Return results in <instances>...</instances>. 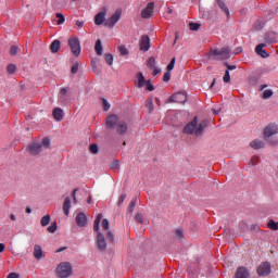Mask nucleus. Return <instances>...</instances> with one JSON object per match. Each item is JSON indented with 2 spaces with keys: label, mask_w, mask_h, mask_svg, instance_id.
<instances>
[{
  "label": "nucleus",
  "mask_w": 278,
  "mask_h": 278,
  "mask_svg": "<svg viewBox=\"0 0 278 278\" xmlns=\"http://www.w3.org/2000/svg\"><path fill=\"white\" fill-rule=\"evenodd\" d=\"M136 220H137L138 223H142V215H141V214H137V215H136Z\"/></svg>",
  "instance_id": "13d9d810"
},
{
  "label": "nucleus",
  "mask_w": 278,
  "mask_h": 278,
  "mask_svg": "<svg viewBox=\"0 0 278 278\" xmlns=\"http://www.w3.org/2000/svg\"><path fill=\"white\" fill-rule=\"evenodd\" d=\"M8 278H18V275L16 273H11Z\"/></svg>",
  "instance_id": "680f3d73"
},
{
  "label": "nucleus",
  "mask_w": 278,
  "mask_h": 278,
  "mask_svg": "<svg viewBox=\"0 0 278 278\" xmlns=\"http://www.w3.org/2000/svg\"><path fill=\"white\" fill-rule=\"evenodd\" d=\"M16 53H18V47L11 46V48H10V55H16Z\"/></svg>",
  "instance_id": "de8ad7c7"
},
{
  "label": "nucleus",
  "mask_w": 278,
  "mask_h": 278,
  "mask_svg": "<svg viewBox=\"0 0 278 278\" xmlns=\"http://www.w3.org/2000/svg\"><path fill=\"white\" fill-rule=\"evenodd\" d=\"M90 152L93 153V155H97L99 153V146L97 143H93L89 148Z\"/></svg>",
  "instance_id": "ea45409f"
},
{
  "label": "nucleus",
  "mask_w": 278,
  "mask_h": 278,
  "mask_svg": "<svg viewBox=\"0 0 278 278\" xmlns=\"http://www.w3.org/2000/svg\"><path fill=\"white\" fill-rule=\"evenodd\" d=\"M106 236H108V238H109V241H111L112 243L114 242V235L112 233V231H108L106 232Z\"/></svg>",
  "instance_id": "6e6d98bb"
},
{
  "label": "nucleus",
  "mask_w": 278,
  "mask_h": 278,
  "mask_svg": "<svg viewBox=\"0 0 278 278\" xmlns=\"http://www.w3.org/2000/svg\"><path fill=\"white\" fill-rule=\"evenodd\" d=\"M175 62H176V60H175V58H173L170 60L169 64L167 65V72L170 73V71H173V68H175Z\"/></svg>",
  "instance_id": "49530a36"
},
{
  "label": "nucleus",
  "mask_w": 278,
  "mask_h": 278,
  "mask_svg": "<svg viewBox=\"0 0 278 278\" xmlns=\"http://www.w3.org/2000/svg\"><path fill=\"white\" fill-rule=\"evenodd\" d=\"M52 114L53 118H55L58 122L64 118V111H62L60 108L54 109Z\"/></svg>",
  "instance_id": "412c9836"
},
{
  "label": "nucleus",
  "mask_w": 278,
  "mask_h": 278,
  "mask_svg": "<svg viewBox=\"0 0 278 278\" xmlns=\"http://www.w3.org/2000/svg\"><path fill=\"white\" fill-rule=\"evenodd\" d=\"M77 190L78 189H74L73 192H72V198H73V201H75V199L77 198Z\"/></svg>",
  "instance_id": "052dcab7"
},
{
  "label": "nucleus",
  "mask_w": 278,
  "mask_h": 278,
  "mask_svg": "<svg viewBox=\"0 0 278 278\" xmlns=\"http://www.w3.org/2000/svg\"><path fill=\"white\" fill-rule=\"evenodd\" d=\"M103 219V214H98L93 222V231H99V225H101V220Z\"/></svg>",
  "instance_id": "a878e982"
},
{
  "label": "nucleus",
  "mask_w": 278,
  "mask_h": 278,
  "mask_svg": "<svg viewBox=\"0 0 278 278\" xmlns=\"http://www.w3.org/2000/svg\"><path fill=\"white\" fill-rule=\"evenodd\" d=\"M235 278H250L249 269L239 267L235 274Z\"/></svg>",
  "instance_id": "2eb2a0df"
},
{
  "label": "nucleus",
  "mask_w": 278,
  "mask_h": 278,
  "mask_svg": "<svg viewBox=\"0 0 278 278\" xmlns=\"http://www.w3.org/2000/svg\"><path fill=\"white\" fill-rule=\"evenodd\" d=\"M79 71V62H76L74 66L71 67L72 75H77V72Z\"/></svg>",
  "instance_id": "37998d69"
},
{
  "label": "nucleus",
  "mask_w": 278,
  "mask_h": 278,
  "mask_svg": "<svg viewBox=\"0 0 278 278\" xmlns=\"http://www.w3.org/2000/svg\"><path fill=\"white\" fill-rule=\"evenodd\" d=\"M148 66H149V68H155V58H153V56H150L149 59H148Z\"/></svg>",
  "instance_id": "a19ab883"
},
{
  "label": "nucleus",
  "mask_w": 278,
  "mask_h": 278,
  "mask_svg": "<svg viewBox=\"0 0 278 278\" xmlns=\"http://www.w3.org/2000/svg\"><path fill=\"white\" fill-rule=\"evenodd\" d=\"M277 134H278V125L275 123H270L264 129V139L268 140V138H273V136H277Z\"/></svg>",
  "instance_id": "0eeeda50"
},
{
  "label": "nucleus",
  "mask_w": 278,
  "mask_h": 278,
  "mask_svg": "<svg viewBox=\"0 0 278 278\" xmlns=\"http://www.w3.org/2000/svg\"><path fill=\"white\" fill-rule=\"evenodd\" d=\"M56 275L60 278H67L73 275V268L71 267V263H61L56 267Z\"/></svg>",
  "instance_id": "39448f33"
},
{
  "label": "nucleus",
  "mask_w": 278,
  "mask_h": 278,
  "mask_svg": "<svg viewBox=\"0 0 278 278\" xmlns=\"http://www.w3.org/2000/svg\"><path fill=\"white\" fill-rule=\"evenodd\" d=\"M7 71H8L9 75H14V73H16V65L9 64L7 67Z\"/></svg>",
  "instance_id": "f704fd0d"
},
{
  "label": "nucleus",
  "mask_w": 278,
  "mask_h": 278,
  "mask_svg": "<svg viewBox=\"0 0 278 278\" xmlns=\"http://www.w3.org/2000/svg\"><path fill=\"white\" fill-rule=\"evenodd\" d=\"M137 203H138V198H132L130 203H129V205H128V207H127V212L129 214L134 213V208L136 207Z\"/></svg>",
  "instance_id": "c85d7f7f"
},
{
  "label": "nucleus",
  "mask_w": 278,
  "mask_h": 278,
  "mask_svg": "<svg viewBox=\"0 0 278 278\" xmlns=\"http://www.w3.org/2000/svg\"><path fill=\"white\" fill-rule=\"evenodd\" d=\"M217 5L220 9L222 12L226 14V16L229 18L230 13H229V8H227V4L223 0H217Z\"/></svg>",
  "instance_id": "5701e85b"
},
{
  "label": "nucleus",
  "mask_w": 278,
  "mask_h": 278,
  "mask_svg": "<svg viewBox=\"0 0 278 278\" xmlns=\"http://www.w3.org/2000/svg\"><path fill=\"white\" fill-rule=\"evenodd\" d=\"M75 220L78 227H86V225L88 224V217L84 213H78Z\"/></svg>",
  "instance_id": "4468645a"
},
{
  "label": "nucleus",
  "mask_w": 278,
  "mask_h": 278,
  "mask_svg": "<svg viewBox=\"0 0 278 278\" xmlns=\"http://www.w3.org/2000/svg\"><path fill=\"white\" fill-rule=\"evenodd\" d=\"M163 81H170V72H166L163 75Z\"/></svg>",
  "instance_id": "5fc2aeb1"
},
{
  "label": "nucleus",
  "mask_w": 278,
  "mask_h": 278,
  "mask_svg": "<svg viewBox=\"0 0 278 278\" xmlns=\"http://www.w3.org/2000/svg\"><path fill=\"white\" fill-rule=\"evenodd\" d=\"M26 214H31V207H26Z\"/></svg>",
  "instance_id": "774afa93"
},
{
  "label": "nucleus",
  "mask_w": 278,
  "mask_h": 278,
  "mask_svg": "<svg viewBox=\"0 0 278 278\" xmlns=\"http://www.w3.org/2000/svg\"><path fill=\"white\" fill-rule=\"evenodd\" d=\"M265 42L268 45H273V42H277V36L275 33H267L264 37Z\"/></svg>",
  "instance_id": "4be33fe9"
},
{
  "label": "nucleus",
  "mask_w": 278,
  "mask_h": 278,
  "mask_svg": "<svg viewBox=\"0 0 278 278\" xmlns=\"http://www.w3.org/2000/svg\"><path fill=\"white\" fill-rule=\"evenodd\" d=\"M144 86L147 90H149L150 92H153V90H155V87H153V85L151 84V80H147Z\"/></svg>",
  "instance_id": "a18cd8bd"
},
{
  "label": "nucleus",
  "mask_w": 278,
  "mask_h": 278,
  "mask_svg": "<svg viewBox=\"0 0 278 278\" xmlns=\"http://www.w3.org/2000/svg\"><path fill=\"white\" fill-rule=\"evenodd\" d=\"M118 166H119L118 160H114V161L111 163V169H112V170H116V168H118Z\"/></svg>",
  "instance_id": "3c124183"
},
{
  "label": "nucleus",
  "mask_w": 278,
  "mask_h": 278,
  "mask_svg": "<svg viewBox=\"0 0 278 278\" xmlns=\"http://www.w3.org/2000/svg\"><path fill=\"white\" fill-rule=\"evenodd\" d=\"M224 66H226V71H228V73H229V71H236V68H237V66L236 65H229V63H224Z\"/></svg>",
  "instance_id": "603ef678"
},
{
  "label": "nucleus",
  "mask_w": 278,
  "mask_h": 278,
  "mask_svg": "<svg viewBox=\"0 0 278 278\" xmlns=\"http://www.w3.org/2000/svg\"><path fill=\"white\" fill-rule=\"evenodd\" d=\"M40 223H41V227H47V225L51 223V216L50 215L43 216Z\"/></svg>",
  "instance_id": "473e14b6"
},
{
  "label": "nucleus",
  "mask_w": 278,
  "mask_h": 278,
  "mask_svg": "<svg viewBox=\"0 0 278 278\" xmlns=\"http://www.w3.org/2000/svg\"><path fill=\"white\" fill-rule=\"evenodd\" d=\"M102 228L104 229V231H109L110 229V220H108L106 218H104L102 220Z\"/></svg>",
  "instance_id": "c03bdc74"
},
{
  "label": "nucleus",
  "mask_w": 278,
  "mask_h": 278,
  "mask_svg": "<svg viewBox=\"0 0 278 278\" xmlns=\"http://www.w3.org/2000/svg\"><path fill=\"white\" fill-rule=\"evenodd\" d=\"M267 227H268V229H271L273 231H278V222L270 219L267 224Z\"/></svg>",
  "instance_id": "7c9ffc66"
},
{
  "label": "nucleus",
  "mask_w": 278,
  "mask_h": 278,
  "mask_svg": "<svg viewBox=\"0 0 278 278\" xmlns=\"http://www.w3.org/2000/svg\"><path fill=\"white\" fill-rule=\"evenodd\" d=\"M5 251V244L0 243V253H3Z\"/></svg>",
  "instance_id": "0e129e2a"
},
{
  "label": "nucleus",
  "mask_w": 278,
  "mask_h": 278,
  "mask_svg": "<svg viewBox=\"0 0 278 278\" xmlns=\"http://www.w3.org/2000/svg\"><path fill=\"white\" fill-rule=\"evenodd\" d=\"M257 160H258L257 156H253L250 162L251 166H255L257 164Z\"/></svg>",
  "instance_id": "4d7b16f0"
},
{
  "label": "nucleus",
  "mask_w": 278,
  "mask_h": 278,
  "mask_svg": "<svg viewBox=\"0 0 278 278\" xmlns=\"http://www.w3.org/2000/svg\"><path fill=\"white\" fill-rule=\"evenodd\" d=\"M58 230V223H52L49 227H48V231L49 233H55V231Z\"/></svg>",
  "instance_id": "c9c22d12"
},
{
  "label": "nucleus",
  "mask_w": 278,
  "mask_h": 278,
  "mask_svg": "<svg viewBox=\"0 0 278 278\" xmlns=\"http://www.w3.org/2000/svg\"><path fill=\"white\" fill-rule=\"evenodd\" d=\"M250 147L252 149H255V150H258V149H264V141L262 140H253L251 143H250Z\"/></svg>",
  "instance_id": "393cba45"
},
{
  "label": "nucleus",
  "mask_w": 278,
  "mask_h": 278,
  "mask_svg": "<svg viewBox=\"0 0 278 278\" xmlns=\"http://www.w3.org/2000/svg\"><path fill=\"white\" fill-rule=\"evenodd\" d=\"M205 127H207V121L203 119L199 123V118L194 116L193 119L184 127L182 134L187 136H203Z\"/></svg>",
  "instance_id": "f257e3e1"
},
{
  "label": "nucleus",
  "mask_w": 278,
  "mask_h": 278,
  "mask_svg": "<svg viewBox=\"0 0 278 278\" xmlns=\"http://www.w3.org/2000/svg\"><path fill=\"white\" fill-rule=\"evenodd\" d=\"M56 18H59L58 20V25H62V24H64V21H66V18H64V14H62V13H56Z\"/></svg>",
  "instance_id": "79ce46f5"
},
{
  "label": "nucleus",
  "mask_w": 278,
  "mask_h": 278,
  "mask_svg": "<svg viewBox=\"0 0 278 278\" xmlns=\"http://www.w3.org/2000/svg\"><path fill=\"white\" fill-rule=\"evenodd\" d=\"M140 45V51H149V49H151V39L149 38V36L143 35L139 41Z\"/></svg>",
  "instance_id": "f8f14e48"
},
{
  "label": "nucleus",
  "mask_w": 278,
  "mask_h": 278,
  "mask_svg": "<svg viewBox=\"0 0 278 278\" xmlns=\"http://www.w3.org/2000/svg\"><path fill=\"white\" fill-rule=\"evenodd\" d=\"M122 12L117 10L109 20L105 21V27H114L121 21Z\"/></svg>",
  "instance_id": "9d476101"
},
{
  "label": "nucleus",
  "mask_w": 278,
  "mask_h": 278,
  "mask_svg": "<svg viewBox=\"0 0 278 278\" xmlns=\"http://www.w3.org/2000/svg\"><path fill=\"white\" fill-rule=\"evenodd\" d=\"M105 14H106V11L105 9H103V11H101L96 15L94 17L96 25H103V23H105Z\"/></svg>",
  "instance_id": "a211bd4d"
},
{
  "label": "nucleus",
  "mask_w": 278,
  "mask_h": 278,
  "mask_svg": "<svg viewBox=\"0 0 278 278\" xmlns=\"http://www.w3.org/2000/svg\"><path fill=\"white\" fill-rule=\"evenodd\" d=\"M264 47H266V43H261V45L256 46L255 52L257 53V55H261V58H268L269 54L264 49Z\"/></svg>",
  "instance_id": "6ab92c4d"
},
{
  "label": "nucleus",
  "mask_w": 278,
  "mask_h": 278,
  "mask_svg": "<svg viewBox=\"0 0 278 278\" xmlns=\"http://www.w3.org/2000/svg\"><path fill=\"white\" fill-rule=\"evenodd\" d=\"M200 27H201V24H199V23H190L189 24V29L191 31H199Z\"/></svg>",
  "instance_id": "72a5a7b5"
},
{
  "label": "nucleus",
  "mask_w": 278,
  "mask_h": 278,
  "mask_svg": "<svg viewBox=\"0 0 278 278\" xmlns=\"http://www.w3.org/2000/svg\"><path fill=\"white\" fill-rule=\"evenodd\" d=\"M102 103H103V106H104V112H108L111 108L110 102H108L106 99H102Z\"/></svg>",
  "instance_id": "8fccbe9b"
},
{
  "label": "nucleus",
  "mask_w": 278,
  "mask_h": 278,
  "mask_svg": "<svg viewBox=\"0 0 278 278\" xmlns=\"http://www.w3.org/2000/svg\"><path fill=\"white\" fill-rule=\"evenodd\" d=\"M97 245L99 251L105 252L108 250V242L105 241V236L101 231H97Z\"/></svg>",
  "instance_id": "6e6552de"
},
{
  "label": "nucleus",
  "mask_w": 278,
  "mask_h": 278,
  "mask_svg": "<svg viewBox=\"0 0 278 278\" xmlns=\"http://www.w3.org/2000/svg\"><path fill=\"white\" fill-rule=\"evenodd\" d=\"M127 199V194L123 193L118 201H117V205H123V203H125V200Z\"/></svg>",
  "instance_id": "09e8293b"
},
{
  "label": "nucleus",
  "mask_w": 278,
  "mask_h": 278,
  "mask_svg": "<svg viewBox=\"0 0 278 278\" xmlns=\"http://www.w3.org/2000/svg\"><path fill=\"white\" fill-rule=\"evenodd\" d=\"M146 108L149 110V114H152L155 106L153 105V99L146 100Z\"/></svg>",
  "instance_id": "c756f323"
},
{
  "label": "nucleus",
  "mask_w": 278,
  "mask_h": 278,
  "mask_svg": "<svg viewBox=\"0 0 278 278\" xmlns=\"http://www.w3.org/2000/svg\"><path fill=\"white\" fill-rule=\"evenodd\" d=\"M94 51L97 55H103V46L101 45V39L96 41Z\"/></svg>",
  "instance_id": "bb28decb"
},
{
  "label": "nucleus",
  "mask_w": 278,
  "mask_h": 278,
  "mask_svg": "<svg viewBox=\"0 0 278 278\" xmlns=\"http://www.w3.org/2000/svg\"><path fill=\"white\" fill-rule=\"evenodd\" d=\"M260 277H268L270 275V263L264 262L257 268Z\"/></svg>",
  "instance_id": "9b49d317"
},
{
  "label": "nucleus",
  "mask_w": 278,
  "mask_h": 278,
  "mask_svg": "<svg viewBox=\"0 0 278 278\" xmlns=\"http://www.w3.org/2000/svg\"><path fill=\"white\" fill-rule=\"evenodd\" d=\"M10 218H11V220H16V215L15 214H11Z\"/></svg>",
  "instance_id": "338daca9"
},
{
  "label": "nucleus",
  "mask_w": 278,
  "mask_h": 278,
  "mask_svg": "<svg viewBox=\"0 0 278 278\" xmlns=\"http://www.w3.org/2000/svg\"><path fill=\"white\" fill-rule=\"evenodd\" d=\"M66 97H68V88H61L59 92V103L64 105V103H66Z\"/></svg>",
  "instance_id": "f3484780"
},
{
  "label": "nucleus",
  "mask_w": 278,
  "mask_h": 278,
  "mask_svg": "<svg viewBox=\"0 0 278 278\" xmlns=\"http://www.w3.org/2000/svg\"><path fill=\"white\" fill-rule=\"evenodd\" d=\"M211 58L216 61L229 60L231 58V50L229 48H222L220 50H211Z\"/></svg>",
  "instance_id": "20e7f679"
},
{
  "label": "nucleus",
  "mask_w": 278,
  "mask_h": 278,
  "mask_svg": "<svg viewBox=\"0 0 278 278\" xmlns=\"http://www.w3.org/2000/svg\"><path fill=\"white\" fill-rule=\"evenodd\" d=\"M137 88H143V86L147 84V79L144 78V75L142 72H139L137 74V81L135 83Z\"/></svg>",
  "instance_id": "aec40b11"
},
{
  "label": "nucleus",
  "mask_w": 278,
  "mask_h": 278,
  "mask_svg": "<svg viewBox=\"0 0 278 278\" xmlns=\"http://www.w3.org/2000/svg\"><path fill=\"white\" fill-rule=\"evenodd\" d=\"M50 50L52 53H58L60 51V40L55 39L51 45H50Z\"/></svg>",
  "instance_id": "cd10ccee"
},
{
  "label": "nucleus",
  "mask_w": 278,
  "mask_h": 278,
  "mask_svg": "<svg viewBox=\"0 0 278 278\" xmlns=\"http://www.w3.org/2000/svg\"><path fill=\"white\" fill-rule=\"evenodd\" d=\"M45 149H51V139L43 138L41 142H33L28 146L27 151L30 155H40Z\"/></svg>",
  "instance_id": "7ed1b4c3"
},
{
  "label": "nucleus",
  "mask_w": 278,
  "mask_h": 278,
  "mask_svg": "<svg viewBox=\"0 0 278 278\" xmlns=\"http://www.w3.org/2000/svg\"><path fill=\"white\" fill-rule=\"evenodd\" d=\"M76 26L77 27H84V22H81V21H76Z\"/></svg>",
  "instance_id": "e2e57ef3"
},
{
  "label": "nucleus",
  "mask_w": 278,
  "mask_h": 278,
  "mask_svg": "<svg viewBox=\"0 0 278 278\" xmlns=\"http://www.w3.org/2000/svg\"><path fill=\"white\" fill-rule=\"evenodd\" d=\"M63 212L65 216H68L71 212V198H65L64 203H63Z\"/></svg>",
  "instance_id": "b1692460"
},
{
  "label": "nucleus",
  "mask_w": 278,
  "mask_h": 278,
  "mask_svg": "<svg viewBox=\"0 0 278 278\" xmlns=\"http://www.w3.org/2000/svg\"><path fill=\"white\" fill-rule=\"evenodd\" d=\"M170 103H186L188 101V94L186 92L174 93L169 98Z\"/></svg>",
  "instance_id": "1a4fd4ad"
},
{
  "label": "nucleus",
  "mask_w": 278,
  "mask_h": 278,
  "mask_svg": "<svg viewBox=\"0 0 278 278\" xmlns=\"http://www.w3.org/2000/svg\"><path fill=\"white\" fill-rule=\"evenodd\" d=\"M270 97H273V90L270 89L265 90L262 94V99H270Z\"/></svg>",
  "instance_id": "4c0bfd02"
},
{
  "label": "nucleus",
  "mask_w": 278,
  "mask_h": 278,
  "mask_svg": "<svg viewBox=\"0 0 278 278\" xmlns=\"http://www.w3.org/2000/svg\"><path fill=\"white\" fill-rule=\"evenodd\" d=\"M161 71L154 67L153 75H160Z\"/></svg>",
  "instance_id": "69168bd1"
},
{
  "label": "nucleus",
  "mask_w": 278,
  "mask_h": 278,
  "mask_svg": "<svg viewBox=\"0 0 278 278\" xmlns=\"http://www.w3.org/2000/svg\"><path fill=\"white\" fill-rule=\"evenodd\" d=\"M153 10H155V2L148 3L147 8H144L141 12L142 18H151Z\"/></svg>",
  "instance_id": "ddd939ff"
},
{
  "label": "nucleus",
  "mask_w": 278,
  "mask_h": 278,
  "mask_svg": "<svg viewBox=\"0 0 278 278\" xmlns=\"http://www.w3.org/2000/svg\"><path fill=\"white\" fill-rule=\"evenodd\" d=\"M68 47L71 48L72 53L76 55V58L81 55V45L78 38L68 39Z\"/></svg>",
  "instance_id": "423d86ee"
},
{
  "label": "nucleus",
  "mask_w": 278,
  "mask_h": 278,
  "mask_svg": "<svg viewBox=\"0 0 278 278\" xmlns=\"http://www.w3.org/2000/svg\"><path fill=\"white\" fill-rule=\"evenodd\" d=\"M223 79L225 84H229L231 81V75L229 74V70H226Z\"/></svg>",
  "instance_id": "e433bc0d"
},
{
  "label": "nucleus",
  "mask_w": 278,
  "mask_h": 278,
  "mask_svg": "<svg viewBox=\"0 0 278 278\" xmlns=\"http://www.w3.org/2000/svg\"><path fill=\"white\" fill-rule=\"evenodd\" d=\"M105 125L108 129H115L118 136H125L129 129L127 122L121 119L118 115L114 114L106 117Z\"/></svg>",
  "instance_id": "f03ea898"
},
{
  "label": "nucleus",
  "mask_w": 278,
  "mask_h": 278,
  "mask_svg": "<svg viewBox=\"0 0 278 278\" xmlns=\"http://www.w3.org/2000/svg\"><path fill=\"white\" fill-rule=\"evenodd\" d=\"M118 51H119L121 55H129V50H127V48L125 46H119Z\"/></svg>",
  "instance_id": "58836bf2"
},
{
  "label": "nucleus",
  "mask_w": 278,
  "mask_h": 278,
  "mask_svg": "<svg viewBox=\"0 0 278 278\" xmlns=\"http://www.w3.org/2000/svg\"><path fill=\"white\" fill-rule=\"evenodd\" d=\"M212 112L214 116H217V114H220V112H223V105L218 106L217 109H212Z\"/></svg>",
  "instance_id": "864d4df0"
},
{
  "label": "nucleus",
  "mask_w": 278,
  "mask_h": 278,
  "mask_svg": "<svg viewBox=\"0 0 278 278\" xmlns=\"http://www.w3.org/2000/svg\"><path fill=\"white\" fill-rule=\"evenodd\" d=\"M176 236H178L179 238H184V231L181 230H176Z\"/></svg>",
  "instance_id": "bf43d9fd"
},
{
  "label": "nucleus",
  "mask_w": 278,
  "mask_h": 278,
  "mask_svg": "<svg viewBox=\"0 0 278 278\" xmlns=\"http://www.w3.org/2000/svg\"><path fill=\"white\" fill-rule=\"evenodd\" d=\"M33 255L35 260H42V257H45V254L42 253V247L35 244Z\"/></svg>",
  "instance_id": "dca6fc26"
},
{
  "label": "nucleus",
  "mask_w": 278,
  "mask_h": 278,
  "mask_svg": "<svg viewBox=\"0 0 278 278\" xmlns=\"http://www.w3.org/2000/svg\"><path fill=\"white\" fill-rule=\"evenodd\" d=\"M104 60L106 64H109V66H112V64H114V55H112L111 53H106L104 55Z\"/></svg>",
  "instance_id": "2f4dec72"
}]
</instances>
